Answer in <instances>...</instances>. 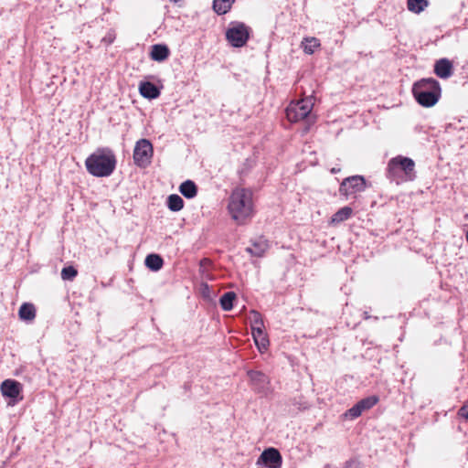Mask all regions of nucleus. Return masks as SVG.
Listing matches in <instances>:
<instances>
[{
    "mask_svg": "<svg viewBox=\"0 0 468 468\" xmlns=\"http://www.w3.org/2000/svg\"><path fill=\"white\" fill-rule=\"evenodd\" d=\"M228 211L237 224H246L254 216L252 192L247 188H235L229 197Z\"/></svg>",
    "mask_w": 468,
    "mask_h": 468,
    "instance_id": "obj_1",
    "label": "nucleus"
},
{
    "mask_svg": "<svg viewBox=\"0 0 468 468\" xmlns=\"http://www.w3.org/2000/svg\"><path fill=\"white\" fill-rule=\"evenodd\" d=\"M116 164L115 154L108 147L98 148L85 160L87 171L96 177L110 176L115 170Z\"/></svg>",
    "mask_w": 468,
    "mask_h": 468,
    "instance_id": "obj_2",
    "label": "nucleus"
},
{
    "mask_svg": "<svg viewBox=\"0 0 468 468\" xmlns=\"http://www.w3.org/2000/svg\"><path fill=\"white\" fill-rule=\"evenodd\" d=\"M412 93L419 104L423 107H432L438 102L441 89L435 79H422L414 83Z\"/></svg>",
    "mask_w": 468,
    "mask_h": 468,
    "instance_id": "obj_3",
    "label": "nucleus"
},
{
    "mask_svg": "<svg viewBox=\"0 0 468 468\" xmlns=\"http://www.w3.org/2000/svg\"><path fill=\"white\" fill-rule=\"evenodd\" d=\"M387 176L396 184L412 181L415 178V163L411 158L398 155L388 163Z\"/></svg>",
    "mask_w": 468,
    "mask_h": 468,
    "instance_id": "obj_4",
    "label": "nucleus"
},
{
    "mask_svg": "<svg viewBox=\"0 0 468 468\" xmlns=\"http://www.w3.org/2000/svg\"><path fill=\"white\" fill-rule=\"evenodd\" d=\"M313 97H305L296 101H292L286 108V117L291 122H297L304 119H311L314 107Z\"/></svg>",
    "mask_w": 468,
    "mask_h": 468,
    "instance_id": "obj_5",
    "label": "nucleus"
},
{
    "mask_svg": "<svg viewBox=\"0 0 468 468\" xmlns=\"http://www.w3.org/2000/svg\"><path fill=\"white\" fill-rule=\"evenodd\" d=\"M367 182L362 176H352L345 178L339 186V193L346 199L356 198V195L365 191Z\"/></svg>",
    "mask_w": 468,
    "mask_h": 468,
    "instance_id": "obj_6",
    "label": "nucleus"
},
{
    "mask_svg": "<svg viewBox=\"0 0 468 468\" xmlns=\"http://www.w3.org/2000/svg\"><path fill=\"white\" fill-rule=\"evenodd\" d=\"M250 37V27L240 22L230 23L226 31V38L232 47H243Z\"/></svg>",
    "mask_w": 468,
    "mask_h": 468,
    "instance_id": "obj_7",
    "label": "nucleus"
},
{
    "mask_svg": "<svg viewBox=\"0 0 468 468\" xmlns=\"http://www.w3.org/2000/svg\"><path fill=\"white\" fill-rule=\"evenodd\" d=\"M154 155V148L151 142L147 139H140L136 142L133 149V162L142 168L147 167Z\"/></svg>",
    "mask_w": 468,
    "mask_h": 468,
    "instance_id": "obj_8",
    "label": "nucleus"
},
{
    "mask_svg": "<svg viewBox=\"0 0 468 468\" xmlns=\"http://www.w3.org/2000/svg\"><path fill=\"white\" fill-rule=\"evenodd\" d=\"M256 464L258 468H282V457L277 449L271 447L261 453Z\"/></svg>",
    "mask_w": 468,
    "mask_h": 468,
    "instance_id": "obj_9",
    "label": "nucleus"
},
{
    "mask_svg": "<svg viewBox=\"0 0 468 468\" xmlns=\"http://www.w3.org/2000/svg\"><path fill=\"white\" fill-rule=\"evenodd\" d=\"M248 376L253 386V389L261 395H267L271 392V382L269 378L261 371H248Z\"/></svg>",
    "mask_w": 468,
    "mask_h": 468,
    "instance_id": "obj_10",
    "label": "nucleus"
},
{
    "mask_svg": "<svg viewBox=\"0 0 468 468\" xmlns=\"http://www.w3.org/2000/svg\"><path fill=\"white\" fill-rule=\"evenodd\" d=\"M22 390V385L14 379H5L1 384V392L4 397L16 400Z\"/></svg>",
    "mask_w": 468,
    "mask_h": 468,
    "instance_id": "obj_11",
    "label": "nucleus"
},
{
    "mask_svg": "<svg viewBox=\"0 0 468 468\" xmlns=\"http://www.w3.org/2000/svg\"><path fill=\"white\" fill-rule=\"evenodd\" d=\"M434 72L441 79H448L452 75V64L447 58H441L434 65Z\"/></svg>",
    "mask_w": 468,
    "mask_h": 468,
    "instance_id": "obj_12",
    "label": "nucleus"
},
{
    "mask_svg": "<svg viewBox=\"0 0 468 468\" xmlns=\"http://www.w3.org/2000/svg\"><path fill=\"white\" fill-rule=\"evenodd\" d=\"M139 91L144 98L150 100L156 99L160 95L158 88L149 81H142L139 84Z\"/></svg>",
    "mask_w": 468,
    "mask_h": 468,
    "instance_id": "obj_13",
    "label": "nucleus"
},
{
    "mask_svg": "<svg viewBox=\"0 0 468 468\" xmlns=\"http://www.w3.org/2000/svg\"><path fill=\"white\" fill-rule=\"evenodd\" d=\"M169 54L170 51L167 46L155 44L151 48L150 58L154 61L162 62L168 58Z\"/></svg>",
    "mask_w": 468,
    "mask_h": 468,
    "instance_id": "obj_14",
    "label": "nucleus"
},
{
    "mask_svg": "<svg viewBox=\"0 0 468 468\" xmlns=\"http://www.w3.org/2000/svg\"><path fill=\"white\" fill-rule=\"evenodd\" d=\"M252 338L254 343L261 353H264L268 350L270 341L264 329L260 331L252 332Z\"/></svg>",
    "mask_w": 468,
    "mask_h": 468,
    "instance_id": "obj_15",
    "label": "nucleus"
},
{
    "mask_svg": "<svg viewBox=\"0 0 468 468\" xmlns=\"http://www.w3.org/2000/svg\"><path fill=\"white\" fill-rule=\"evenodd\" d=\"M268 248V241L260 238L252 243L251 247H248L246 250L253 256L261 257L267 251Z\"/></svg>",
    "mask_w": 468,
    "mask_h": 468,
    "instance_id": "obj_16",
    "label": "nucleus"
},
{
    "mask_svg": "<svg viewBox=\"0 0 468 468\" xmlns=\"http://www.w3.org/2000/svg\"><path fill=\"white\" fill-rule=\"evenodd\" d=\"M249 320L250 324L251 333L264 329V323L261 314L252 310L250 312Z\"/></svg>",
    "mask_w": 468,
    "mask_h": 468,
    "instance_id": "obj_17",
    "label": "nucleus"
},
{
    "mask_svg": "<svg viewBox=\"0 0 468 468\" xmlns=\"http://www.w3.org/2000/svg\"><path fill=\"white\" fill-rule=\"evenodd\" d=\"M180 193L186 198H193L197 196V186L191 180H186L180 185Z\"/></svg>",
    "mask_w": 468,
    "mask_h": 468,
    "instance_id": "obj_18",
    "label": "nucleus"
},
{
    "mask_svg": "<svg viewBox=\"0 0 468 468\" xmlns=\"http://www.w3.org/2000/svg\"><path fill=\"white\" fill-rule=\"evenodd\" d=\"M19 317L24 321H32L36 316V309L32 303H23L19 308Z\"/></svg>",
    "mask_w": 468,
    "mask_h": 468,
    "instance_id": "obj_19",
    "label": "nucleus"
},
{
    "mask_svg": "<svg viewBox=\"0 0 468 468\" xmlns=\"http://www.w3.org/2000/svg\"><path fill=\"white\" fill-rule=\"evenodd\" d=\"M235 0H214L213 8L218 15H225L229 11Z\"/></svg>",
    "mask_w": 468,
    "mask_h": 468,
    "instance_id": "obj_20",
    "label": "nucleus"
},
{
    "mask_svg": "<svg viewBox=\"0 0 468 468\" xmlns=\"http://www.w3.org/2000/svg\"><path fill=\"white\" fill-rule=\"evenodd\" d=\"M302 47L306 54H314L320 47V41L316 37H305L302 41Z\"/></svg>",
    "mask_w": 468,
    "mask_h": 468,
    "instance_id": "obj_21",
    "label": "nucleus"
},
{
    "mask_svg": "<svg viewBox=\"0 0 468 468\" xmlns=\"http://www.w3.org/2000/svg\"><path fill=\"white\" fill-rule=\"evenodd\" d=\"M163 260L157 254H150L145 259V265L152 271H159L163 266Z\"/></svg>",
    "mask_w": 468,
    "mask_h": 468,
    "instance_id": "obj_22",
    "label": "nucleus"
},
{
    "mask_svg": "<svg viewBox=\"0 0 468 468\" xmlns=\"http://www.w3.org/2000/svg\"><path fill=\"white\" fill-rule=\"evenodd\" d=\"M352 215V208L349 207H344L340 208L332 217V223H340L348 219Z\"/></svg>",
    "mask_w": 468,
    "mask_h": 468,
    "instance_id": "obj_23",
    "label": "nucleus"
},
{
    "mask_svg": "<svg viewBox=\"0 0 468 468\" xmlns=\"http://www.w3.org/2000/svg\"><path fill=\"white\" fill-rule=\"evenodd\" d=\"M408 9L413 13L419 14L428 6L427 0H407Z\"/></svg>",
    "mask_w": 468,
    "mask_h": 468,
    "instance_id": "obj_24",
    "label": "nucleus"
},
{
    "mask_svg": "<svg viewBox=\"0 0 468 468\" xmlns=\"http://www.w3.org/2000/svg\"><path fill=\"white\" fill-rule=\"evenodd\" d=\"M236 294L233 292L224 293L220 298V305L224 311H230L233 308V302Z\"/></svg>",
    "mask_w": 468,
    "mask_h": 468,
    "instance_id": "obj_25",
    "label": "nucleus"
},
{
    "mask_svg": "<svg viewBox=\"0 0 468 468\" xmlns=\"http://www.w3.org/2000/svg\"><path fill=\"white\" fill-rule=\"evenodd\" d=\"M167 206L172 211H179L184 207V201L178 195L173 194L167 198Z\"/></svg>",
    "mask_w": 468,
    "mask_h": 468,
    "instance_id": "obj_26",
    "label": "nucleus"
},
{
    "mask_svg": "<svg viewBox=\"0 0 468 468\" xmlns=\"http://www.w3.org/2000/svg\"><path fill=\"white\" fill-rule=\"evenodd\" d=\"M378 400L379 399H378V396H369L367 398H365V399L359 400L356 404L360 408V410L364 412V411L373 408L378 402Z\"/></svg>",
    "mask_w": 468,
    "mask_h": 468,
    "instance_id": "obj_27",
    "label": "nucleus"
},
{
    "mask_svg": "<svg viewBox=\"0 0 468 468\" xmlns=\"http://www.w3.org/2000/svg\"><path fill=\"white\" fill-rule=\"evenodd\" d=\"M77 270L72 266L65 267L61 271V278L63 280H73L77 276Z\"/></svg>",
    "mask_w": 468,
    "mask_h": 468,
    "instance_id": "obj_28",
    "label": "nucleus"
},
{
    "mask_svg": "<svg viewBox=\"0 0 468 468\" xmlns=\"http://www.w3.org/2000/svg\"><path fill=\"white\" fill-rule=\"evenodd\" d=\"M362 413L363 411L360 410L357 404H355L345 413V416L350 420H354L358 418Z\"/></svg>",
    "mask_w": 468,
    "mask_h": 468,
    "instance_id": "obj_29",
    "label": "nucleus"
},
{
    "mask_svg": "<svg viewBox=\"0 0 468 468\" xmlns=\"http://www.w3.org/2000/svg\"><path fill=\"white\" fill-rule=\"evenodd\" d=\"M458 415L468 420V405L464 404L458 411Z\"/></svg>",
    "mask_w": 468,
    "mask_h": 468,
    "instance_id": "obj_30",
    "label": "nucleus"
},
{
    "mask_svg": "<svg viewBox=\"0 0 468 468\" xmlns=\"http://www.w3.org/2000/svg\"><path fill=\"white\" fill-rule=\"evenodd\" d=\"M345 468H359V463L355 461H350L346 463Z\"/></svg>",
    "mask_w": 468,
    "mask_h": 468,
    "instance_id": "obj_31",
    "label": "nucleus"
},
{
    "mask_svg": "<svg viewBox=\"0 0 468 468\" xmlns=\"http://www.w3.org/2000/svg\"><path fill=\"white\" fill-rule=\"evenodd\" d=\"M339 170H340V169L333 168V169L331 170V172H332L333 174H335V173L339 172Z\"/></svg>",
    "mask_w": 468,
    "mask_h": 468,
    "instance_id": "obj_32",
    "label": "nucleus"
},
{
    "mask_svg": "<svg viewBox=\"0 0 468 468\" xmlns=\"http://www.w3.org/2000/svg\"><path fill=\"white\" fill-rule=\"evenodd\" d=\"M171 2H174V3H176L178 2L179 0H170Z\"/></svg>",
    "mask_w": 468,
    "mask_h": 468,
    "instance_id": "obj_33",
    "label": "nucleus"
},
{
    "mask_svg": "<svg viewBox=\"0 0 468 468\" xmlns=\"http://www.w3.org/2000/svg\"><path fill=\"white\" fill-rule=\"evenodd\" d=\"M324 468H328V467H324Z\"/></svg>",
    "mask_w": 468,
    "mask_h": 468,
    "instance_id": "obj_34",
    "label": "nucleus"
}]
</instances>
